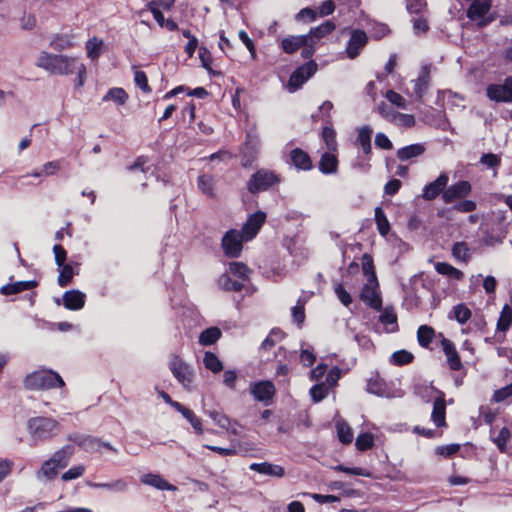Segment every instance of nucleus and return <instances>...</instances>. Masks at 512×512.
Masks as SVG:
<instances>
[{"instance_id":"obj_1","label":"nucleus","mask_w":512,"mask_h":512,"mask_svg":"<svg viewBox=\"0 0 512 512\" xmlns=\"http://www.w3.org/2000/svg\"><path fill=\"white\" fill-rule=\"evenodd\" d=\"M73 454L74 447L71 445L63 446L55 451L35 472L36 479L41 483H48L54 480L58 476L59 471L68 466Z\"/></svg>"},{"instance_id":"obj_2","label":"nucleus","mask_w":512,"mask_h":512,"mask_svg":"<svg viewBox=\"0 0 512 512\" xmlns=\"http://www.w3.org/2000/svg\"><path fill=\"white\" fill-rule=\"evenodd\" d=\"M59 429V422L52 417L36 416L27 421V430L33 445L52 439Z\"/></svg>"},{"instance_id":"obj_3","label":"nucleus","mask_w":512,"mask_h":512,"mask_svg":"<svg viewBox=\"0 0 512 512\" xmlns=\"http://www.w3.org/2000/svg\"><path fill=\"white\" fill-rule=\"evenodd\" d=\"M23 385L28 390H50L63 388L65 382L57 372L41 368L27 374L23 380Z\"/></svg>"},{"instance_id":"obj_4","label":"nucleus","mask_w":512,"mask_h":512,"mask_svg":"<svg viewBox=\"0 0 512 512\" xmlns=\"http://www.w3.org/2000/svg\"><path fill=\"white\" fill-rule=\"evenodd\" d=\"M77 74L75 88H81L86 81L87 69L77 57L61 54L57 65L56 75Z\"/></svg>"},{"instance_id":"obj_5","label":"nucleus","mask_w":512,"mask_h":512,"mask_svg":"<svg viewBox=\"0 0 512 512\" xmlns=\"http://www.w3.org/2000/svg\"><path fill=\"white\" fill-rule=\"evenodd\" d=\"M335 29L336 25L331 20H327L319 26L311 28L310 31L305 34L308 47L305 51H301V56L304 59L310 58L315 53L316 48L320 45L322 39L331 34Z\"/></svg>"},{"instance_id":"obj_6","label":"nucleus","mask_w":512,"mask_h":512,"mask_svg":"<svg viewBox=\"0 0 512 512\" xmlns=\"http://www.w3.org/2000/svg\"><path fill=\"white\" fill-rule=\"evenodd\" d=\"M317 71V64L311 60L298 67L290 76L286 88L289 92L294 93L300 89L303 84L312 77Z\"/></svg>"},{"instance_id":"obj_7","label":"nucleus","mask_w":512,"mask_h":512,"mask_svg":"<svg viewBox=\"0 0 512 512\" xmlns=\"http://www.w3.org/2000/svg\"><path fill=\"white\" fill-rule=\"evenodd\" d=\"M173 376L184 387L189 388L194 379L193 368L178 356H173L169 363Z\"/></svg>"},{"instance_id":"obj_8","label":"nucleus","mask_w":512,"mask_h":512,"mask_svg":"<svg viewBox=\"0 0 512 512\" xmlns=\"http://www.w3.org/2000/svg\"><path fill=\"white\" fill-rule=\"evenodd\" d=\"M279 181L276 174L271 171L259 170L250 178L247 188L250 192L255 193L266 190Z\"/></svg>"},{"instance_id":"obj_9","label":"nucleus","mask_w":512,"mask_h":512,"mask_svg":"<svg viewBox=\"0 0 512 512\" xmlns=\"http://www.w3.org/2000/svg\"><path fill=\"white\" fill-rule=\"evenodd\" d=\"M250 393L255 400L269 404L275 395V386L269 380L253 382L249 386Z\"/></svg>"},{"instance_id":"obj_10","label":"nucleus","mask_w":512,"mask_h":512,"mask_svg":"<svg viewBox=\"0 0 512 512\" xmlns=\"http://www.w3.org/2000/svg\"><path fill=\"white\" fill-rule=\"evenodd\" d=\"M242 234L237 230H229L222 238V248L225 255L229 257H238L242 251Z\"/></svg>"},{"instance_id":"obj_11","label":"nucleus","mask_w":512,"mask_h":512,"mask_svg":"<svg viewBox=\"0 0 512 512\" xmlns=\"http://www.w3.org/2000/svg\"><path fill=\"white\" fill-rule=\"evenodd\" d=\"M360 298L368 306L373 309L380 310L382 306V300L379 293V284L377 280H369L363 286Z\"/></svg>"},{"instance_id":"obj_12","label":"nucleus","mask_w":512,"mask_h":512,"mask_svg":"<svg viewBox=\"0 0 512 512\" xmlns=\"http://www.w3.org/2000/svg\"><path fill=\"white\" fill-rule=\"evenodd\" d=\"M471 190L470 182L461 180L447 187L442 194V199L445 203H452L455 200L468 196Z\"/></svg>"},{"instance_id":"obj_13","label":"nucleus","mask_w":512,"mask_h":512,"mask_svg":"<svg viewBox=\"0 0 512 512\" xmlns=\"http://www.w3.org/2000/svg\"><path fill=\"white\" fill-rule=\"evenodd\" d=\"M266 220V214L258 211L250 215L242 227L241 234L245 241L253 239Z\"/></svg>"},{"instance_id":"obj_14","label":"nucleus","mask_w":512,"mask_h":512,"mask_svg":"<svg viewBox=\"0 0 512 512\" xmlns=\"http://www.w3.org/2000/svg\"><path fill=\"white\" fill-rule=\"evenodd\" d=\"M487 97L494 102H512V92L508 84V77L502 84H490L486 88Z\"/></svg>"},{"instance_id":"obj_15","label":"nucleus","mask_w":512,"mask_h":512,"mask_svg":"<svg viewBox=\"0 0 512 512\" xmlns=\"http://www.w3.org/2000/svg\"><path fill=\"white\" fill-rule=\"evenodd\" d=\"M72 440L87 452H101L102 448H106L109 451L118 453V450L111 444L102 442L101 440L92 436H80L75 437Z\"/></svg>"},{"instance_id":"obj_16","label":"nucleus","mask_w":512,"mask_h":512,"mask_svg":"<svg viewBox=\"0 0 512 512\" xmlns=\"http://www.w3.org/2000/svg\"><path fill=\"white\" fill-rule=\"evenodd\" d=\"M448 181V175L446 173H441L435 181L424 186L422 190V198L428 201L435 199L441 192H444Z\"/></svg>"},{"instance_id":"obj_17","label":"nucleus","mask_w":512,"mask_h":512,"mask_svg":"<svg viewBox=\"0 0 512 512\" xmlns=\"http://www.w3.org/2000/svg\"><path fill=\"white\" fill-rule=\"evenodd\" d=\"M367 43V35L362 30H353L350 35V39L346 46V54L348 58L354 59L357 57L361 49Z\"/></svg>"},{"instance_id":"obj_18","label":"nucleus","mask_w":512,"mask_h":512,"mask_svg":"<svg viewBox=\"0 0 512 512\" xmlns=\"http://www.w3.org/2000/svg\"><path fill=\"white\" fill-rule=\"evenodd\" d=\"M413 85V94L417 99H421L430 86V67L423 66L416 79L411 81Z\"/></svg>"},{"instance_id":"obj_19","label":"nucleus","mask_w":512,"mask_h":512,"mask_svg":"<svg viewBox=\"0 0 512 512\" xmlns=\"http://www.w3.org/2000/svg\"><path fill=\"white\" fill-rule=\"evenodd\" d=\"M280 46L287 54H293L302 48L305 51L308 47L307 39L304 35H290L281 40Z\"/></svg>"},{"instance_id":"obj_20","label":"nucleus","mask_w":512,"mask_h":512,"mask_svg":"<svg viewBox=\"0 0 512 512\" xmlns=\"http://www.w3.org/2000/svg\"><path fill=\"white\" fill-rule=\"evenodd\" d=\"M60 56H61V54H52V53H48L46 51H42L38 55L35 65L38 68H41V69L49 72L50 74L56 75L57 65H58V62L60 61Z\"/></svg>"},{"instance_id":"obj_21","label":"nucleus","mask_w":512,"mask_h":512,"mask_svg":"<svg viewBox=\"0 0 512 512\" xmlns=\"http://www.w3.org/2000/svg\"><path fill=\"white\" fill-rule=\"evenodd\" d=\"M441 345L443 352L446 355L450 369L454 371L460 370L462 368V363L454 344L450 340L443 337L441 340Z\"/></svg>"},{"instance_id":"obj_22","label":"nucleus","mask_w":512,"mask_h":512,"mask_svg":"<svg viewBox=\"0 0 512 512\" xmlns=\"http://www.w3.org/2000/svg\"><path fill=\"white\" fill-rule=\"evenodd\" d=\"M77 45V38L73 33L56 34L50 41V47L56 51L68 50Z\"/></svg>"},{"instance_id":"obj_23","label":"nucleus","mask_w":512,"mask_h":512,"mask_svg":"<svg viewBox=\"0 0 512 512\" xmlns=\"http://www.w3.org/2000/svg\"><path fill=\"white\" fill-rule=\"evenodd\" d=\"M437 104L448 108H464L463 96L452 91H440L437 95Z\"/></svg>"},{"instance_id":"obj_24","label":"nucleus","mask_w":512,"mask_h":512,"mask_svg":"<svg viewBox=\"0 0 512 512\" xmlns=\"http://www.w3.org/2000/svg\"><path fill=\"white\" fill-rule=\"evenodd\" d=\"M86 295L79 290L66 291L63 295V304L69 310H80L85 304Z\"/></svg>"},{"instance_id":"obj_25","label":"nucleus","mask_w":512,"mask_h":512,"mask_svg":"<svg viewBox=\"0 0 512 512\" xmlns=\"http://www.w3.org/2000/svg\"><path fill=\"white\" fill-rule=\"evenodd\" d=\"M140 481L148 486H152L158 490L176 491L177 487L167 482L159 474L148 473L141 476Z\"/></svg>"},{"instance_id":"obj_26","label":"nucleus","mask_w":512,"mask_h":512,"mask_svg":"<svg viewBox=\"0 0 512 512\" xmlns=\"http://www.w3.org/2000/svg\"><path fill=\"white\" fill-rule=\"evenodd\" d=\"M445 414H446V405L444 394L442 392H438V396L436 397L433 404V411L431 415V419L433 423L437 427L445 426Z\"/></svg>"},{"instance_id":"obj_27","label":"nucleus","mask_w":512,"mask_h":512,"mask_svg":"<svg viewBox=\"0 0 512 512\" xmlns=\"http://www.w3.org/2000/svg\"><path fill=\"white\" fill-rule=\"evenodd\" d=\"M249 468L257 473L272 477L281 478L285 474V470L282 466L268 462L252 463Z\"/></svg>"},{"instance_id":"obj_28","label":"nucleus","mask_w":512,"mask_h":512,"mask_svg":"<svg viewBox=\"0 0 512 512\" xmlns=\"http://www.w3.org/2000/svg\"><path fill=\"white\" fill-rule=\"evenodd\" d=\"M86 56L92 62L97 61L105 51V43L98 37L89 38L85 43Z\"/></svg>"},{"instance_id":"obj_29","label":"nucleus","mask_w":512,"mask_h":512,"mask_svg":"<svg viewBox=\"0 0 512 512\" xmlns=\"http://www.w3.org/2000/svg\"><path fill=\"white\" fill-rule=\"evenodd\" d=\"M319 169L324 174H333L337 172L338 160L335 152L328 151L322 155L319 162Z\"/></svg>"},{"instance_id":"obj_30","label":"nucleus","mask_w":512,"mask_h":512,"mask_svg":"<svg viewBox=\"0 0 512 512\" xmlns=\"http://www.w3.org/2000/svg\"><path fill=\"white\" fill-rule=\"evenodd\" d=\"M37 286V282L30 281H18L13 284H7L1 287L0 292L3 295L17 294L22 291L30 290Z\"/></svg>"},{"instance_id":"obj_31","label":"nucleus","mask_w":512,"mask_h":512,"mask_svg":"<svg viewBox=\"0 0 512 512\" xmlns=\"http://www.w3.org/2000/svg\"><path fill=\"white\" fill-rule=\"evenodd\" d=\"M491 0H474L468 9V16L473 20H479L485 16L490 8Z\"/></svg>"},{"instance_id":"obj_32","label":"nucleus","mask_w":512,"mask_h":512,"mask_svg":"<svg viewBox=\"0 0 512 512\" xmlns=\"http://www.w3.org/2000/svg\"><path fill=\"white\" fill-rule=\"evenodd\" d=\"M290 158L293 165L298 169L309 170L312 166L310 157L301 149L296 148L292 150L290 153Z\"/></svg>"},{"instance_id":"obj_33","label":"nucleus","mask_w":512,"mask_h":512,"mask_svg":"<svg viewBox=\"0 0 512 512\" xmlns=\"http://www.w3.org/2000/svg\"><path fill=\"white\" fill-rule=\"evenodd\" d=\"M129 96L126 91L121 87H114L107 91V93L103 96L102 100L104 102H114L117 105H125Z\"/></svg>"},{"instance_id":"obj_34","label":"nucleus","mask_w":512,"mask_h":512,"mask_svg":"<svg viewBox=\"0 0 512 512\" xmlns=\"http://www.w3.org/2000/svg\"><path fill=\"white\" fill-rule=\"evenodd\" d=\"M434 268L439 274L444 275L450 279L461 280L464 277L462 271L446 262H437L434 264Z\"/></svg>"},{"instance_id":"obj_35","label":"nucleus","mask_w":512,"mask_h":512,"mask_svg":"<svg viewBox=\"0 0 512 512\" xmlns=\"http://www.w3.org/2000/svg\"><path fill=\"white\" fill-rule=\"evenodd\" d=\"M178 412L191 424L197 435L204 433L202 420L191 409L182 406Z\"/></svg>"},{"instance_id":"obj_36","label":"nucleus","mask_w":512,"mask_h":512,"mask_svg":"<svg viewBox=\"0 0 512 512\" xmlns=\"http://www.w3.org/2000/svg\"><path fill=\"white\" fill-rule=\"evenodd\" d=\"M425 151V147L423 144H412L406 147H403L397 151V157L402 160H408L411 158L418 157L422 155Z\"/></svg>"},{"instance_id":"obj_37","label":"nucleus","mask_w":512,"mask_h":512,"mask_svg":"<svg viewBox=\"0 0 512 512\" xmlns=\"http://www.w3.org/2000/svg\"><path fill=\"white\" fill-rule=\"evenodd\" d=\"M455 319L460 324H465L471 317L470 309L463 303L455 305L448 316Z\"/></svg>"},{"instance_id":"obj_38","label":"nucleus","mask_w":512,"mask_h":512,"mask_svg":"<svg viewBox=\"0 0 512 512\" xmlns=\"http://www.w3.org/2000/svg\"><path fill=\"white\" fill-rule=\"evenodd\" d=\"M452 256L456 261L468 263L471 259V250L465 242H456L452 247Z\"/></svg>"},{"instance_id":"obj_39","label":"nucleus","mask_w":512,"mask_h":512,"mask_svg":"<svg viewBox=\"0 0 512 512\" xmlns=\"http://www.w3.org/2000/svg\"><path fill=\"white\" fill-rule=\"evenodd\" d=\"M203 364L205 368L212 373H219L223 369V363L218 356L210 351L205 352L203 357Z\"/></svg>"},{"instance_id":"obj_40","label":"nucleus","mask_w":512,"mask_h":512,"mask_svg":"<svg viewBox=\"0 0 512 512\" xmlns=\"http://www.w3.org/2000/svg\"><path fill=\"white\" fill-rule=\"evenodd\" d=\"M336 430L340 442H342L343 444L352 443L354 438L353 432L351 427L346 422H344L341 419L337 420Z\"/></svg>"},{"instance_id":"obj_41","label":"nucleus","mask_w":512,"mask_h":512,"mask_svg":"<svg viewBox=\"0 0 512 512\" xmlns=\"http://www.w3.org/2000/svg\"><path fill=\"white\" fill-rule=\"evenodd\" d=\"M198 189L207 197H214L215 183L214 179L209 175H200L197 180Z\"/></svg>"},{"instance_id":"obj_42","label":"nucleus","mask_w":512,"mask_h":512,"mask_svg":"<svg viewBox=\"0 0 512 512\" xmlns=\"http://www.w3.org/2000/svg\"><path fill=\"white\" fill-rule=\"evenodd\" d=\"M221 336V331L217 327H210L199 335V343L207 346L214 344Z\"/></svg>"},{"instance_id":"obj_43","label":"nucleus","mask_w":512,"mask_h":512,"mask_svg":"<svg viewBox=\"0 0 512 512\" xmlns=\"http://www.w3.org/2000/svg\"><path fill=\"white\" fill-rule=\"evenodd\" d=\"M88 485L96 489H106L115 492H123L127 489V483L123 479H117L109 483H88Z\"/></svg>"},{"instance_id":"obj_44","label":"nucleus","mask_w":512,"mask_h":512,"mask_svg":"<svg viewBox=\"0 0 512 512\" xmlns=\"http://www.w3.org/2000/svg\"><path fill=\"white\" fill-rule=\"evenodd\" d=\"M218 286L227 291H240L242 289V283L238 280H232L228 272L219 277Z\"/></svg>"},{"instance_id":"obj_45","label":"nucleus","mask_w":512,"mask_h":512,"mask_svg":"<svg viewBox=\"0 0 512 512\" xmlns=\"http://www.w3.org/2000/svg\"><path fill=\"white\" fill-rule=\"evenodd\" d=\"M371 136L372 129L369 126H363L358 132V141L365 154H369L371 151Z\"/></svg>"},{"instance_id":"obj_46","label":"nucleus","mask_w":512,"mask_h":512,"mask_svg":"<svg viewBox=\"0 0 512 512\" xmlns=\"http://www.w3.org/2000/svg\"><path fill=\"white\" fill-rule=\"evenodd\" d=\"M435 335V331L432 327L427 325H422L418 328L417 338L418 342L422 347H428L432 342Z\"/></svg>"},{"instance_id":"obj_47","label":"nucleus","mask_w":512,"mask_h":512,"mask_svg":"<svg viewBox=\"0 0 512 512\" xmlns=\"http://www.w3.org/2000/svg\"><path fill=\"white\" fill-rule=\"evenodd\" d=\"M375 221L379 233L382 236H386L390 231V224L384 211L380 207L375 209Z\"/></svg>"},{"instance_id":"obj_48","label":"nucleus","mask_w":512,"mask_h":512,"mask_svg":"<svg viewBox=\"0 0 512 512\" xmlns=\"http://www.w3.org/2000/svg\"><path fill=\"white\" fill-rule=\"evenodd\" d=\"M512 323V308L505 305L501 311L500 317L497 322V329L500 331H507Z\"/></svg>"},{"instance_id":"obj_49","label":"nucleus","mask_w":512,"mask_h":512,"mask_svg":"<svg viewBox=\"0 0 512 512\" xmlns=\"http://www.w3.org/2000/svg\"><path fill=\"white\" fill-rule=\"evenodd\" d=\"M413 354L407 350H399L390 356V363L396 366L409 364L413 360Z\"/></svg>"},{"instance_id":"obj_50","label":"nucleus","mask_w":512,"mask_h":512,"mask_svg":"<svg viewBox=\"0 0 512 512\" xmlns=\"http://www.w3.org/2000/svg\"><path fill=\"white\" fill-rule=\"evenodd\" d=\"M58 284L61 287H66L74 276V269L70 264L59 266Z\"/></svg>"},{"instance_id":"obj_51","label":"nucleus","mask_w":512,"mask_h":512,"mask_svg":"<svg viewBox=\"0 0 512 512\" xmlns=\"http://www.w3.org/2000/svg\"><path fill=\"white\" fill-rule=\"evenodd\" d=\"M322 139L328 149V151H337L336 132L331 127H324L322 131Z\"/></svg>"},{"instance_id":"obj_52","label":"nucleus","mask_w":512,"mask_h":512,"mask_svg":"<svg viewBox=\"0 0 512 512\" xmlns=\"http://www.w3.org/2000/svg\"><path fill=\"white\" fill-rule=\"evenodd\" d=\"M391 123L398 127L411 128L415 125L416 121L412 114L396 112Z\"/></svg>"},{"instance_id":"obj_53","label":"nucleus","mask_w":512,"mask_h":512,"mask_svg":"<svg viewBox=\"0 0 512 512\" xmlns=\"http://www.w3.org/2000/svg\"><path fill=\"white\" fill-rule=\"evenodd\" d=\"M374 445V436L369 432L359 434L355 441V446L359 451L371 449Z\"/></svg>"},{"instance_id":"obj_54","label":"nucleus","mask_w":512,"mask_h":512,"mask_svg":"<svg viewBox=\"0 0 512 512\" xmlns=\"http://www.w3.org/2000/svg\"><path fill=\"white\" fill-rule=\"evenodd\" d=\"M228 273L237 277L241 280H246L248 278L249 269L247 266L241 262H231L229 264Z\"/></svg>"},{"instance_id":"obj_55","label":"nucleus","mask_w":512,"mask_h":512,"mask_svg":"<svg viewBox=\"0 0 512 512\" xmlns=\"http://www.w3.org/2000/svg\"><path fill=\"white\" fill-rule=\"evenodd\" d=\"M511 438V432L508 428L503 427L498 431V434L496 436H493V442L497 445V447L504 452L507 447V443L509 442Z\"/></svg>"},{"instance_id":"obj_56","label":"nucleus","mask_w":512,"mask_h":512,"mask_svg":"<svg viewBox=\"0 0 512 512\" xmlns=\"http://www.w3.org/2000/svg\"><path fill=\"white\" fill-rule=\"evenodd\" d=\"M362 271L364 276L366 277V280H377L374 266H373V260L372 257L368 254H364L362 257Z\"/></svg>"},{"instance_id":"obj_57","label":"nucleus","mask_w":512,"mask_h":512,"mask_svg":"<svg viewBox=\"0 0 512 512\" xmlns=\"http://www.w3.org/2000/svg\"><path fill=\"white\" fill-rule=\"evenodd\" d=\"M328 395V385L319 383L310 388V396L314 402H320Z\"/></svg>"},{"instance_id":"obj_58","label":"nucleus","mask_w":512,"mask_h":512,"mask_svg":"<svg viewBox=\"0 0 512 512\" xmlns=\"http://www.w3.org/2000/svg\"><path fill=\"white\" fill-rule=\"evenodd\" d=\"M85 470L86 468L82 464L73 466L62 474L61 479L65 482L78 479L84 475Z\"/></svg>"},{"instance_id":"obj_59","label":"nucleus","mask_w":512,"mask_h":512,"mask_svg":"<svg viewBox=\"0 0 512 512\" xmlns=\"http://www.w3.org/2000/svg\"><path fill=\"white\" fill-rule=\"evenodd\" d=\"M385 97L386 99L392 104V105H395L396 107L398 108H402V109H406L407 108V101L405 100V98L400 95L399 93L393 91V90H388L386 91L385 93Z\"/></svg>"},{"instance_id":"obj_60","label":"nucleus","mask_w":512,"mask_h":512,"mask_svg":"<svg viewBox=\"0 0 512 512\" xmlns=\"http://www.w3.org/2000/svg\"><path fill=\"white\" fill-rule=\"evenodd\" d=\"M208 415L217 426L223 429H229L231 420L226 415L216 410L209 411Z\"/></svg>"},{"instance_id":"obj_61","label":"nucleus","mask_w":512,"mask_h":512,"mask_svg":"<svg viewBox=\"0 0 512 512\" xmlns=\"http://www.w3.org/2000/svg\"><path fill=\"white\" fill-rule=\"evenodd\" d=\"M380 321L385 325L392 326L389 329L390 332L396 329L397 316L392 309L386 308L380 315Z\"/></svg>"},{"instance_id":"obj_62","label":"nucleus","mask_w":512,"mask_h":512,"mask_svg":"<svg viewBox=\"0 0 512 512\" xmlns=\"http://www.w3.org/2000/svg\"><path fill=\"white\" fill-rule=\"evenodd\" d=\"M291 314L294 322L301 327L305 321V308L304 303L298 301L297 304L292 307Z\"/></svg>"},{"instance_id":"obj_63","label":"nucleus","mask_w":512,"mask_h":512,"mask_svg":"<svg viewBox=\"0 0 512 512\" xmlns=\"http://www.w3.org/2000/svg\"><path fill=\"white\" fill-rule=\"evenodd\" d=\"M406 9L410 14H420L426 9L425 0H405Z\"/></svg>"},{"instance_id":"obj_64","label":"nucleus","mask_w":512,"mask_h":512,"mask_svg":"<svg viewBox=\"0 0 512 512\" xmlns=\"http://www.w3.org/2000/svg\"><path fill=\"white\" fill-rule=\"evenodd\" d=\"M134 82L143 92L149 93L151 91L145 72L136 70L134 72Z\"/></svg>"}]
</instances>
